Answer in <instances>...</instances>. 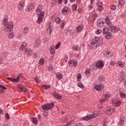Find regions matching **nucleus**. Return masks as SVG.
I'll return each instance as SVG.
<instances>
[{
  "label": "nucleus",
  "instance_id": "nucleus-53",
  "mask_svg": "<svg viewBox=\"0 0 126 126\" xmlns=\"http://www.w3.org/2000/svg\"><path fill=\"white\" fill-rule=\"evenodd\" d=\"M117 9V6H116L115 5H113L111 6V9H112V10H116Z\"/></svg>",
  "mask_w": 126,
  "mask_h": 126
},
{
  "label": "nucleus",
  "instance_id": "nucleus-10",
  "mask_svg": "<svg viewBox=\"0 0 126 126\" xmlns=\"http://www.w3.org/2000/svg\"><path fill=\"white\" fill-rule=\"evenodd\" d=\"M69 10L68 7L65 6L64 7L63 9L61 10V12L64 15H68L69 14Z\"/></svg>",
  "mask_w": 126,
  "mask_h": 126
},
{
  "label": "nucleus",
  "instance_id": "nucleus-32",
  "mask_svg": "<svg viewBox=\"0 0 126 126\" xmlns=\"http://www.w3.org/2000/svg\"><path fill=\"white\" fill-rule=\"evenodd\" d=\"M103 95L104 96V97H105V98H109V97H110V93H109V92H106V91H104L103 92Z\"/></svg>",
  "mask_w": 126,
  "mask_h": 126
},
{
  "label": "nucleus",
  "instance_id": "nucleus-13",
  "mask_svg": "<svg viewBox=\"0 0 126 126\" xmlns=\"http://www.w3.org/2000/svg\"><path fill=\"white\" fill-rule=\"evenodd\" d=\"M27 48H28V44L26 42H23L20 46V49L22 51L27 49Z\"/></svg>",
  "mask_w": 126,
  "mask_h": 126
},
{
  "label": "nucleus",
  "instance_id": "nucleus-48",
  "mask_svg": "<svg viewBox=\"0 0 126 126\" xmlns=\"http://www.w3.org/2000/svg\"><path fill=\"white\" fill-rule=\"evenodd\" d=\"M61 42L58 43L55 46V49L56 50H58V49H59V48L61 47Z\"/></svg>",
  "mask_w": 126,
  "mask_h": 126
},
{
  "label": "nucleus",
  "instance_id": "nucleus-6",
  "mask_svg": "<svg viewBox=\"0 0 126 126\" xmlns=\"http://www.w3.org/2000/svg\"><path fill=\"white\" fill-rule=\"evenodd\" d=\"M36 13L37 15H45V12L43 11V6L38 5L36 10Z\"/></svg>",
  "mask_w": 126,
  "mask_h": 126
},
{
  "label": "nucleus",
  "instance_id": "nucleus-59",
  "mask_svg": "<svg viewBox=\"0 0 126 126\" xmlns=\"http://www.w3.org/2000/svg\"><path fill=\"white\" fill-rule=\"evenodd\" d=\"M77 79H80L81 78V74H78L77 76Z\"/></svg>",
  "mask_w": 126,
  "mask_h": 126
},
{
  "label": "nucleus",
  "instance_id": "nucleus-38",
  "mask_svg": "<svg viewBox=\"0 0 126 126\" xmlns=\"http://www.w3.org/2000/svg\"><path fill=\"white\" fill-rule=\"evenodd\" d=\"M54 97L57 98V99H62V95L59 94H54Z\"/></svg>",
  "mask_w": 126,
  "mask_h": 126
},
{
  "label": "nucleus",
  "instance_id": "nucleus-40",
  "mask_svg": "<svg viewBox=\"0 0 126 126\" xmlns=\"http://www.w3.org/2000/svg\"><path fill=\"white\" fill-rule=\"evenodd\" d=\"M13 37H14V33L12 32H10L8 35V38H9V39H11L12 38H13Z\"/></svg>",
  "mask_w": 126,
  "mask_h": 126
},
{
  "label": "nucleus",
  "instance_id": "nucleus-17",
  "mask_svg": "<svg viewBox=\"0 0 126 126\" xmlns=\"http://www.w3.org/2000/svg\"><path fill=\"white\" fill-rule=\"evenodd\" d=\"M112 103L116 106V107H119L121 106V104H122L121 100L115 99L112 100Z\"/></svg>",
  "mask_w": 126,
  "mask_h": 126
},
{
  "label": "nucleus",
  "instance_id": "nucleus-12",
  "mask_svg": "<svg viewBox=\"0 0 126 126\" xmlns=\"http://www.w3.org/2000/svg\"><path fill=\"white\" fill-rule=\"evenodd\" d=\"M17 87L19 90H20V91H22V92H24L26 93H27V92H28V90L26 88H25V87H24L21 85H18L17 86Z\"/></svg>",
  "mask_w": 126,
  "mask_h": 126
},
{
  "label": "nucleus",
  "instance_id": "nucleus-21",
  "mask_svg": "<svg viewBox=\"0 0 126 126\" xmlns=\"http://www.w3.org/2000/svg\"><path fill=\"white\" fill-rule=\"evenodd\" d=\"M103 54L104 56H105L106 58H108V59H110V58H111L112 56H113V53L110 51H104Z\"/></svg>",
  "mask_w": 126,
  "mask_h": 126
},
{
  "label": "nucleus",
  "instance_id": "nucleus-29",
  "mask_svg": "<svg viewBox=\"0 0 126 126\" xmlns=\"http://www.w3.org/2000/svg\"><path fill=\"white\" fill-rule=\"evenodd\" d=\"M117 64L120 67H124V66H125V63H124V62L118 61Z\"/></svg>",
  "mask_w": 126,
  "mask_h": 126
},
{
  "label": "nucleus",
  "instance_id": "nucleus-58",
  "mask_svg": "<svg viewBox=\"0 0 126 126\" xmlns=\"http://www.w3.org/2000/svg\"><path fill=\"white\" fill-rule=\"evenodd\" d=\"M116 63H115L114 61H112L111 63H110V64L111 65H112V66H114V65Z\"/></svg>",
  "mask_w": 126,
  "mask_h": 126
},
{
  "label": "nucleus",
  "instance_id": "nucleus-50",
  "mask_svg": "<svg viewBox=\"0 0 126 126\" xmlns=\"http://www.w3.org/2000/svg\"><path fill=\"white\" fill-rule=\"evenodd\" d=\"M55 22L58 24H59L60 22H61V19L60 18H57L55 19Z\"/></svg>",
  "mask_w": 126,
  "mask_h": 126
},
{
  "label": "nucleus",
  "instance_id": "nucleus-51",
  "mask_svg": "<svg viewBox=\"0 0 126 126\" xmlns=\"http://www.w3.org/2000/svg\"><path fill=\"white\" fill-rule=\"evenodd\" d=\"M77 86L80 87V88H83L84 87V86H83V84L80 83H78L77 84Z\"/></svg>",
  "mask_w": 126,
  "mask_h": 126
},
{
  "label": "nucleus",
  "instance_id": "nucleus-33",
  "mask_svg": "<svg viewBox=\"0 0 126 126\" xmlns=\"http://www.w3.org/2000/svg\"><path fill=\"white\" fill-rule=\"evenodd\" d=\"M32 122L34 125H37V124H38V120H37V118L35 117L32 118Z\"/></svg>",
  "mask_w": 126,
  "mask_h": 126
},
{
  "label": "nucleus",
  "instance_id": "nucleus-24",
  "mask_svg": "<svg viewBox=\"0 0 126 126\" xmlns=\"http://www.w3.org/2000/svg\"><path fill=\"white\" fill-rule=\"evenodd\" d=\"M118 6L119 8H122L124 4H125V2L124 1V0H119L118 1Z\"/></svg>",
  "mask_w": 126,
  "mask_h": 126
},
{
  "label": "nucleus",
  "instance_id": "nucleus-3",
  "mask_svg": "<svg viewBox=\"0 0 126 126\" xmlns=\"http://www.w3.org/2000/svg\"><path fill=\"white\" fill-rule=\"evenodd\" d=\"M100 114V112L99 111H95L94 112L93 114L89 115L87 116H85L82 118V120L84 121H89V120H91L92 119H94V118H96L97 116Z\"/></svg>",
  "mask_w": 126,
  "mask_h": 126
},
{
  "label": "nucleus",
  "instance_id": "nucleus-9",
  "mask_svg": "<svg viewBox=\"0 0 126 126\" xmlns=\"http://www.w3.org/2000/svg\"><path fill=\"white\" fill-rule=\"evenodd\" d=\"M110 31L112 32V33H117V32H119L120 29L118 26H111L110 27Z\"/></svg>",
  "mask_w": 126,
  "mask_h": 126
},
{
  "label": "nucleus",
  "instance_id": "nucleus-54",
  "mask_svg": "<svg viewBox=\"0 0 126 126\" xmlns=\"http://www.w3.org/2000/svg\"><path fill=\"white\" fill-rule=\"evenodd\" d=\"M6 89V88H5L4 86L0 85V90H5Z\"/></svg>",
  "mask_w": 126,
  "mask_h": 126
},
{
  "label": "nucleus",
  "instance_id": "nucleus-43",
  "mask_svg": "<svg viewBox=\"0 0 126 126\" xmlns=\"http://www.w3.org/2000/svg\"><path fill=\"white\" fill-rule=\"evenodd\" d=\"M97 9L98 11L101 12V11H103V10H104V7H103V6H99L97 7Z\"/></svg>",
  "mask_w": 126,
  "mask_h": 126
},
{
  "label": "nucleus",
  "instance_id": "nucleus-4",
  "mask_svg": "<svg viewBox=\"0 0 126 126\" xmlns=\"http://www.w3.org/2000/svg\"><path fill=\"white\" fill-rule=\"evenodd\" d=\"M54 106V102H52L51 103H46L42 105L41 107L43 111H49V110L53 109Z\"/></svg>",
  "mask_w": 126,
  "mask_h": 126
},
{
  "label": "nucleus",
  "instance_id": "nucleus-16",
  "mask_svg": "<svg viewBox=\"0 0 126 126\" xmlns=\"http://www.w3.org/2000/svg\"><path fill=\"white\" fill-rule=\"evenodd\" d=\"M84 29V26L82 25H79L76 27V31L77 33H80L82 32V30Z\"/></svg>",
  "mask_w": 126,
  "mask_h": 126
},
{
  "label": "nucleus",
  "instance_id": "nucleus-64",
  "mask_svg": "<svg viewBox=\"0 0 126 126\" xmlns=\"http://www.w3.org/2000/svg\"><path fill=\"white\" fill-rule=\"evenodd\" d=\"M35 81L36 82V83H39V79L37 78L35 79Z\"/></svg>",
  "mask_w": 126,
  "mask_h": 126
},
{
  "label": "nucleus",
  "instance_id": "nucleus-62",
  "mask_svg": "<svg viewBox=\"0 0 126 126\" xmlns=\"http://www.w3.org/2000/svg\"><path fill=\"white\" fill-rule=\"evenodd\" d=\"M75 126H83V125L81 123H78Z\"/></svg>",
  "mask_w": 126,
  "mask_h": 126
},
{
  "label": "nucleus",
  "instance_id": "nucleus-11",
  "mask_svg": "<svg viewBox=\"0 0 126 126\" xmlns=\"http://www.w3.org/2000/svg\"><path fill=\"white\" fill-rule=\"evenodd\" d=\"M115 111V109L114 108H112V107L108 108V109L105 110V114H106L107 116L112 115V114H113V113H114Z\"/></svg>",
  "mask_w": 126,
  "mask_h": 126
},
{
  "label": "nucleus",
  "instance_id": "nucleus-27",
  "mask_svg": "<svg viewBox=\"0 0 126 126\" xmlns=\"http://www.w3.org/2000/svg\"><path fill=\"white\" fill-rule=\"evenodd\" d=\"M34 5L33 4H30L28 7V10H29V11H31L32 9H34Z\"/></svg>",
  "mask_w": 126,
  "mask_h": 126
},
{
  "label": "nucleus",
  "instance_id": "nucleus-55",
  "mask_svg": "<svg viewBox=\"0 0 126 126\" xmlns=\"http://www.w3.org/2000/svg\"><path fill=\"white\" fill-rule=\"evenodd\" d=\"M72 123H73V121L72 120H71L70 122H68L67 124H66V126H70L71 125V124H72Z\"/></svg>",
  "mask_w": 126,
  "mask_h": 126
},
{
  "label": "nucleus",
  "instance_id": "nucleus-22",
  "mask_svg": "<svg viewBox=\"0 0 126 126\" xmlns=\"http://www.w3.org/2000/svg\"><path fill=\"white\" fill-rule=\"evenodd\" d=\"M96 66L98 68H102L103 66H104V63H103V62L100 61L96 63Z\"/></svg>",
  "mask_w": 126,
  "mask_h": 126
},
{
  "label": "nucleus",
  "instance_id": "nucleus-14",
  "mask_svg": "<svg viewBox=\"0 0 126 126\" xmlns=\"http://www.w3.org/2000/svg\"><path fill=\"white\" fill-rule=\"evenodd\" d=\"M126 78V75L125 74V71H121L119 75V79L120 81H123L124 79Z\"/></svg>",
  "mask_w": 126,
  "mask_h": 126
},
{
  "label": "nucleus",
  "instance_id": "nucleus-47",
  "mask_svg": "<svg viewBox=\"0 0 126 126\" xmlns=\"http://www.w3.org/2000/svg\"><path fill=\"white\" fill-rule=\"evenodd\" d=\"M97 6H103V2L98 1L97 2Z\"/></svg>",
  "mask_w": 126,
  "mask_h": 126
},
{
  "label": "nucleus",
  "instance_id": "nucleus-60",
  "mask_svg": "<svg viewBox=\"0 0 126 126\" xmlns=\"http://www.w3.org/2000/svg\"><path fill=\"white\" fill-rule=\"evenodd\" d=\"M99 102L101 103H104V102H106V99H103L100 100H99Z\"/></svg>",
  "mask_w": 126,
  "mask_h": 126
},
{
  "label": "nucleus",
  "instance_id": "nucleus-19",
  "mask_svg": "<svg viewBox=\"0 0 126 126\" xmlns=\"http://www.w3.org/2000/svg\"><path fill=\"white\" fill-rule=\"evenodd\" d=\"M25 54L28 56V57H30V56L32 55V54H33V50H31L30 48H27L25 50Z\"/></svg>",
  "mask_w": 126,
  "mask_h": 126
},
{
  "label": "nucleus",
  "instance_id": "nucleus-25",
  "mask_svg": "<svg viewBox=\"0 0 126 126\" xmlns=\"http://www.w3.org/2000/svg\"><path fill=\"white\" fill-rule=\"evenodd\" d=\"M105 22H106V24H107L108 26H109V27H111V26H112V22L110 21V18H109V17H106L105 18Z\"/></svg>",
  "mask_w": 126,
  "mask_h": 126
},
{
  "label": "nucleus",
  "instance_id": "nucleus-36",
  "mask_svg": "<svg viewBox=\"0 0 126 126\" xmlns=\"http://www.w3.org/2000/svg\"><path fill=\"white\" fill-rule=\"evenodd\" d=\"M72 9L73 10H77V4H73L72 5Z\"/></svg>",
  "mask_w": 126,
  "mask_h": 126
},
{
  "label": "nucleus",
  "instance_id": "nucleus-18",
  "mask_svg": "<svg viewBox=\"0 0 126 126\" xmlns=\"http://www.w3.org/2000/svg\"><path fill=\"white\" fill-rule=\"evenodd\" d=\"M68 63L69 65V66H76L77 65V62L74 60H70Z\"/></svg>",
  "mask_w": 126,
  "mask_h": 126
},
{
  "label": "nucleus",
  "instance_id": "nucleus-1",
  "mask_svg": "<svg viewBox=\"0 0 126 126\" xmlns=\"http://www.w3.org/2000/svg\"><path fill=\"white\" fill-rule=\"evenodd\" d=\"M8 17L7 16H5L3 18V24L4 25L5 28L4 29V31L9 32L12 31L13 30V24L12 22H9L7 21Z\"/></svg>",
  "mask_w": 126,
  "mask_h": 126
},
{
  "label": "nucleus",
  "instance_id": "nucleus-49",
  "mask_svg": "<svg viewBox=\"0 0 126 126\" xmlns=\"http://www.w3.org/2000/svg\"><path fill=\"white\" fill-rule=\"evenodd\" d=\"M85 74H86V75H90V70L87 69L86 70L85 72Z\"/></svg>",
  "mask_w": 126,
  "mask_h": 126
},
{
  "label": "nucleus",
  "instance_id": "nucleus-45",
  "mask_svg": "<svg viewBox=\"0 0 126 126\" xmlns=\"http://www.w3.org/2000/svg\"><path fill=\"white\" fill-rule=\"evenodd\" d=\"M44 63H45V60H44V59H41L39 60L40 64L43 65L44 64Z\"/></svg>",
  "mask_w": 126,
  "mask_h": 126
},
{
  "label": "nucleus",
  "instance_id": "nucleus-20",
  "mask_svg": "<svg viewBox=\"0 0 126 126\" xmlns=\"http://www.w3.org/2000/svg\"><path fill=\"white\" fill-rule=\"evenodd\" d=\"M25 3L23 0H21L19 2L18 6L19 10H22V9H23V8H24Z\"/></svg>",
  "mask_w": 126,
  "mask_h": 126
},
{
  "label": "nucleus",
  "instance_id": "nucleus-39",
  "mask_svg": "<svg viewBox=\"0 0 126 126\" xmlns=\"http://www.w3.org/2000/svg\"><path fill=\"white\" fill-rule=\"evenodd\" d=\"M92 17L93 18V21H95L96 18L97 17V14L96 13H93L92 14Z\"/></svg>",
  "mask_w": 126,
  "mask_h": 126
},
{
  "label": "nucleus",
  "instance_id": "nucleus-63",
  "mask_svg": "<svg viewBox=\"0 0 126 126\" xmlns=\"http://www.w3.org/2000/svg\"><path fill=\"white\" fill-rule=\"evenodd\" d=\"M64 61L66 63L67 62V56H65L64 57Z\"/></svg>",
  "mask_w": 126,
  "mask_h": 126
},
{
  "label": "nucleus",
  "instance_id": "nucleus-56",
  "mask_svg": "<svg viewBox=\"0 0 126 126\" xmlns=\"http://www.w3.org/2000/svg\"><path fill=\"white\" fill-rule=\"evenodd\" d=\"M61 27V29H63V28L64 27V22H63L62 23Z\"/></svg>",
  "mask_w": 126,
  "mask_h": 126
},
{
  "label": "nucleus",
  "instance_id": "nucleus-52",
  "mask_svg": "<svg viewBox=\"0 0 126 126\" xmlns=\"http://www.w3.org/2000/svg\"><path fill=\"white\" fill-rule=\"evenodd\" d=\"M48 70L49 71H53V66L52 65V64H50L49 68H48Z\"/></svg>",
  "mask_w": 126,
  "mask_h": 126
},
{
  "label": "nucleus",
  "instance_id": "nucleus-5",
  "mask_svg": "<svg viewBox=\"0 0 126 126\" xmlns=\"http://www.w3.org/2000/svg\"><path fill=\"white\" fill-rule=\"evenodd\" d=\"M103 35H105L106 39H111L112 38V33L109 32L107 28H104L102 32Z\"/></svg>",
  "mask_w": 126,
  "mask_h": 126
},
{
  "label": "nucleus",
  "instance_id": "nucleus-15",
  "mask_svg": "<svg viewBox=\"0 0 126 126\" xmlns=\"http://www.w3.org/2000/svg\"><path fill=\"white\" fill-rule=\"evenodd\" d=\"M105 23L104 22V20L102 19H98L97 21V25L98 27H103L104 26Z\"/></svg>",
  "mask_w": 126,
  "mask_h": 126
},
{
  "label": "nucleus",
  "instance_id": "nucleus-8",
  "mask_svg": "<svg viewBox=\"0 0 126 126\" xmlns=\"http://www.w3.org/2000/svg\"><path fill=\"white\" fill-rule=\"evenodd\" d=\"M23 73H20L18 76H17L16 78H10V77H8L7 78V79L8 80H9L10 81H12V82H18L20 79V76L21 75H23Z\"/></svg>",
  "mask_w": 126,
  "mask_h": 126
},
{
  "label": "nucleus",
  "instance_id": "nucleus-30",
  "mask_svg": "<svg viewBox=\"0 0 126 126\" xmlns=\"http://www.w3.org/2000/svg\"><path fill=\"white\" fill-rule=\"evenodd\" d=\"M29 31V28H28V27H26L23 29V34H27Z\"/></svg>",
  "mask_w": 126,
  "mask_h": 126
},
{
  "label": "nucleus",
  "instance_id": "nucleus-57",
  "mask_svg": "<svg viewBox=\"0 0 126 126\" xmlns=\"http://www.w3.org/2000/svg\"><path fill=\"white\" fill-rule=\"evenodd\" d=\"M5 118L6 120H9V115L7 113L5 115Z\"/></svg>",
  "mask_w": 126,
  "mask_h": 126
},
{
  "label": "nucleus",
  "instance_id": "nucleus-2",
  "mask_svg": "<svg viewBox=\"0 0 126 126\" xmlns=\"http://www.w3.org/2000/svg\"><path fill=\"white\" fill-rule=\"evenodd\" d=\"M102 43L103 41L101 39H99L98 37H94L92 40L90 46L92 49H96L98 46H101Z\"/></svg>",
  "mask_w": 126,
  "mask_h": 126
},
{
  "label": "nucleus",
  "instance_id": "nucleus-23",
  "mask_svg": "<svg viewBox=\"0 0 126 126\" xmlns=\"http://www.w3.org/2000/svg\"><path fill=\"white\" fill-rule=\"evenodd\" d=\"M44 15H38L37 16V23L38 24H40L42 21H43V18L44 17Z\"/></svg>",
  "mask_w": 126,
  "mask_h": 126
},
{
  "label": "nucleus",
  "instance_id": "nucleus-34",
  "mask_svg": "<svg viewBox=\"0 0 126 126\" xmlns=\"http://www.w3.org/2000/svg\"><path fill=\"white\" fill-rule=\"evenodd\" d=\"M48 115H49V112H48V111L44 110L43 113L42 114V116L44 118H47V117H48Z\"/></svg>",
  "mask_w": 126,
  "mask_h": 126
},
{
  "label": "nucleus",
  "instance_id": "nucleus-7",
  "mask_svg": "<svg viewBox=\"0 0 126 126\" xmlns=\"http://www.w3.org/2000/svg\"><path fill=\"white\" fill-rule=\"evenodd\" d=\"M94 88L96 89V91H101L104 90L105 87L102 83H99L98 84H95L94 85Z\"/></svg>",
  "mask_w": 126,
  "mask_h": 126
},
{
  "label": "nucleus",
  "instance_id": "nucleus-35",
  "mask_svg": "<svg viewBox=\"0 0 126 126\" xmlns=\"http://www.w3.org/2000/svg\"><path fill=\"white\" fill-rule=\"evenodd\" d=\"M126 120V118L125 117H122L121 118L120 121H119V125H123L125 123V120Z\"/></svg>",
  "mask_w": 126,
  "mask_h": 126
},
{
  "label": "nucleus",
  "instance_id": "nucleus-37",
  "mask_svg": "<svg viewBox=\"0 0 126 126\" xmlns=\"http://www.w3.org/2000/svg\"><path fill=\"white\" fill-rule=\"evenodd\" d=\"M42 88H44L45 90L49 89V88H51V86L50 85H43L41 86Z\"/></svg>",
  "mask_w": 126,
  "mask_h": 126
},
{
  "label": "nucleus",
  "instance_id": "nucleus-28",
  "mask_svg": "<svg viewBox=\"0 0 126 126\" xmlns=\"http://www.w3.org/2000/svg\"><path fill=\"white\" fill-rule=\"evenodd\" d=\"M56 77L58 79H62L63 77V76L61 73H56Z\"/></svg>",
  "mask_w": 126,
  "mask_h": 126
},
{
  "label": "nucleus",
  "instance_id": "nucleus-41",
  "mask_svg": "<svg viewBox=\"0 0 126 126\" xmlns=\"http://www.w3.org/2000/svg\"><path fill=\"white\" fill-rule=\"evenodd\" d=\"M120 95L121 98H126V94L123 93L122 92H120Z\"/></svg>",
  "mask_w": 126,
  "mask_h": 126
},
{
  "label": "nucleus",
  "instance_id": "nucleus-31",
  "mask_svg": "<svg viewBox=\"0 0 126 126\" xmlns=\"http://www.w3.org/2000/svg\"><path fill=\"white\" fill-rule=\"evenodd\" d=\"M53 32V28L51 27V26L49 25V27L47 28V33L51 35Z\"/></svg>",
  "mask_w": 126,
  "mask_h": 126
},
{
  "label": "nucleus",
  "instance_id": "nucleus-42",
  "mask_svg": "<svg viewBox=\"0 0 126 126\" xmlns=\"http://www.w3.org/2000/svg\"><path fill=\"white\" fill-rule=\"evenodd\" d=\"M73 50L74 51H79V47H78L77 45H74L73 47Z\"/></svg>",
  "mask_w": 126,
  "mask_h": 126
},
{
  "label": "nucleus",
  "instance_id": "nucleus-26",
  "mask_svg": "<svg viewBox=\"0 0 126 126\" xmlns=\"http://www.w3.org/2000/svg\"><path fill=\"white\" fill-rule=\"evenodd\" d=\"M40 43H41V41H40V39L36 40L34 44L35 48H36V47H39V46H40Z\"/></svg>",
  "mask_w": 126,
  "mask_h": 126
},
{
  "label": "nucleus",
  "instance_id": "nucleus-61",
  "mask_svg": "<svg viewBox=\"0 0 126 126\" xmlns=\"http://www.w3.org/2000/svg\"><path fill=\"white\" fill-rule=\"evenodd\" d=\"M82 11V9L80 8H79V9H78V13H80Z\"/></svg>",
  "mask_w": 126,
  "mask_h": 126
},
{
  "label": "nucleus",
  "instance_id": "nucleus-46",
  "mask_svg": "<svg viewBox=\"0 0 126 126\" xmlns=\"http://www.w3.org/2000/svg\"><path fill=\"white\" fill-rule=\"evenodd\" d=\"M101 33H102V31H101V30H97L95 31V34H96V35H100Z\"/></svg>",
  "mask_w": 126,
  "mask_h": 126
},
{
  "label": "nucleus",
  "instance_id": "nucleus-44",
  "mask_svg": "<svg viewBox=\"0 0 126 126\" xmlns=\"http://www.w3.org/2000/svg\"><path fill=\"white\" fill-rule=\"evenodd\" d=\"M98 80L100 81H104L105 80V78L103 76H99L98 77Z\"/></svg>",
  "mask_w": 126,
  "mask_h": 126
}]
</instances>
